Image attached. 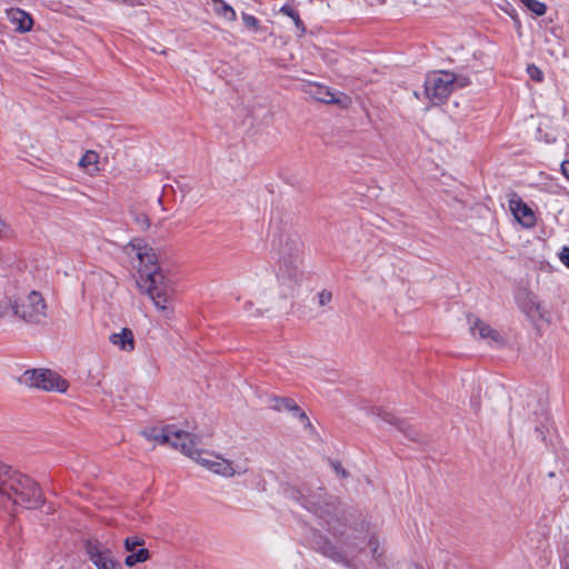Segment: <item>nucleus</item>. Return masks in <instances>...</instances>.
Masks as SVG:
<instances>
[{
    "instance_id": "f257e3e1",
    "label": "nucleus",
    "mask_w": 569,
    "mask_h": 569,
    "mask_svg": "<svg viewBox=\"0 0 569 569\" xmlns=\"http://www.w3.org/2000/svg\"><path fill=\"white\" fill-rule=\"evenodd\" d=\"M292 497L317 518L318 528L312 529L308 537L312 548L337 562L347 563L349 557L355 558L359 547L357 537L347 525L333 497L328 496L321 488H302Z\"/></svg>"
},
{
    "instance_id": "f03ea898",
    "label": "nucleus",
    "mask_w": 569,
    "mask_h": 569,
    "mask_svg": "<svg viewBox=\"0 0 569 569\" xmlns=\"http://www.w3.org/2000/svg\"><path fill=\"white\" fill-rule=\"evenodd\" d=\"M2 318L26 325L43 326L49 318V306L40 291L26 290L11 283L6 287Z\"/></svg>"
},
{
    "instance_id": "7ed1b4c3",
    "label": "nucleus",
    "mask_w": 569,
    "mask_h": 569,
    "mask_svg": "<svg viewBox=\"0 0 569 569\" xmlns=\"http://www.w3.org/2000/svg\"><path fill=\"white\" fill-rule=\"evenodd\" d=\"M42 501L41 490L31 478L2 465V511L14 516L24 508H39Z\"/></svg>"
},
{
    "instance_id": "20e7f679",
    "label": "nucleus",
    "mask_w": 569,
    "mask_h": 569,
    "mask_svg": "<svg viewBox=\"0 0 569 569\" xmlns=\"http://www.w3.org/2000/svg\"><path fill=\"white\" fill-rule=\"evenodd\" d=\"M301 244L298 239L286 237L279 240L277 280L283 297H290L302 280Z\"/></svg>"
},
{
    "instance_id": "39448f33",
    "label": "nucleus",
    "mask_w": 569,
    "mask_h": 569,
    "mask_svg": "<svg viewBox=\"0 0 569 569\" xmlns=\"http://www.w3.org/2000/svg\"><path fill=\"white\" fill-rule=\"evenodd\" d=\"M140 289L148 295L154 307L166 318H171L173 308L171 307L173 289L171 280L163 270H146V277L140 278Z\"/></svg>"
},
{
    "instance_id": "423d86ee",
    "label": "nucleus",
    "mask_w": 569,
    "mask_h": 569,
    "mask_svg": "<svg viewBox=\"0 0 569 569\" xmlns=\"http://www.w3.org/2000/svg\"><path fill=\"white\" fill-rule=\"evenodd\" d=\"M470 79L463 74H456L450 71L430 72L425 80V94L432 104L443 103L453 90L465 88Z\"/></svg>"
},
{
    "instance_id": "0eeeda50",
    "label": "nucleus",
    "mask_w": 569,
    "mask_h": 569,
    "mask_svg": "<svg viewBox=\"0 0 569 569\" xmlns=\"http://www.w3.org/2000/svg\"><path fill=\"white\" fill-rule=\"evenodd\" d=\"M182 453L194 460L200 466L204 467L209 471L222 476L233 477L236 475H243L248 471L246 465H233L230 460L224 459L220 456L213 455L209 451H203L198 448V438L196 437V445L189 446L182 445Z\"/></svg>"
},
{
    "instance_id": "6e6552de",
    "label": "nucleus",
    "mask_w": 569,
    "mask_h": 569,
    "mask_svg": "<svg viewBox=\"0 0 569 569\" xmlns=\"http://www.w3.org/2000/svg\"><path fill=\"white\" fill-rule=\"evenodd\" d=\"M21 381L29 388L43 390L47 392L57 391L67 392L69 382L56 371L44 368L26 370Z\"/></svg>"
},
{
    "instance_id": "1a4fd4ad",
    "label": "nucleus",
    "mask_w": 569,
    "mask_h": 569,
    "mask_svg": "<svg viewBox=\"0 0 569 569\" xmlns=\"http://www.w3.org/2000/svg\"><path fill=\"white\" fill-rule=\"evenodd\" d=\"M142 435L149 439L159 443H168L174 449H179L182 452V445L189 446L196 445V436L179 429L176 426H164L162 428H148L142 431Z\"/></svg>"
},
{
    "instance_id": "9d476101",
    "label": "nucleus",
    "mask_w": 569,
    "mask_h": 569,
    "mask_svg": "<svg viewBox=\"0 0 569 569\" xmlns=\"http://www.w3.org/2000/svg\"><path fill=\"white\" fill-rule=\"evenodd\" d=\"M126 253L139 260L140 278L146 277V270H162L158 266V258L154 250L141 239H134L126 247Z\"/></svg>"
},
{
    "instance_id": "9b49d317",
    "label": "nucleus",
    "mask_w": 569,
    "mask_h": 569,
    "mask_svg": "<svg viewBox=\"0 0 569 569\" xmlns=\"http://www.w3.org/2000/svg\"><path fill=\"white\" fill-rule=\"evenodd\" d=\"M87 553L97 569H122L120 562L113 558L111 550L98 542H89Z\"/></svg>"
},
{
    "instance_id": "f8f14e48",
    "label": "nucleus",
    "mask_w": 569,
    "mask_h": 569,
    "mask_svg": "<svg viewBox=\"0 0 569 569\" xmlns=\"http://www.w3.org/2000/svg\"><path fill=\"white\" fill-rule=\"evenodd\" d=\"M143 540L139 537H128L124 540V549L129 555L124 559L127 567H133L137 563L144 562L150 558V552L146 548H139L143 545Z\"/></svg>"
},
{
    "instance_id": "ddd939ff",
    "label": "nucleus",
    "mask_w": 569,
    "mask_h": 569,
    "mask_svg": "<svg viewBox=\"0 0 569 569\" xmlns=\"http://www.w3.org/2000/svg\"><path fill=\"white\" fill-rule=\"evenodd\" d=\"M470 331L472 336H478L490 346L498 347L503 345L501 335L496 329L491 328L488 323L478 318H476L473 321L470 320Z\"/></svg>"
},
{
    "instance_id": "4468645a",
    "label": "nucleus",
    "mask_w": 569,
    "mask_h": 569,
    "mask_svg": "<svg viewBox=\"0 0 569 569\" xmlns=\"http://www.w3.org/2000/svg\"><path fill=\"white\" fill-rule=\"evenodd\" d=\"M509 209L515 219L525 228H532L536 224V214L533 210L520 198L509 200Z\"/></svg>"
},
{
    "instance_id": "2eb2a0df",
    "label": "nucleus",
    "mask_w": 569,
    "mask_h": 569,
    "mask_svg": "<svg viewBox=\"0 0 569 569\" xmlns=\"http://www.w3.org/2000/svg\"><path fill=\"white\" fill-rule=\"evenodd\" d=\"M269 407L276 411H291L297 418H299L303 422L306 428L312 427L306 412L302 411L296 403V401L292 400L291 398L271 397L269 399Z\"/></svg>"
},
{
    "instance_id": "dca6fc26",
    "label": "nucleus",
    "mask_w": 569,
    "mask_h": 569,
    "mask_svg": "<svg viewBox=\"0 0 569 569\" xmlns=\"http://www.w3.org/2000/svg\"><path fill=\"white\" fill-rule=\"evenodd\" d=\"M6 16L16 32L26 33L32 29L33 19L24 10L10 8L6 10Z\"/></svg>"
},
{
    "instance_id": "f3484780",
    "label": "nucleus",
    "mask_w": 569,
    "mask_h": 569,
    "mask_svg": "<svg viewBox=\"0 0 569 569\" xmlns=\"http://www.w3.org/2000/svg\"><path fill=\"white\" fill-rule=\"evenodd\" d=\"M109 340L122 351L131 352L134 349L133 332L128 328H122L120 332L112 333Z\"/></svg>"
},
{
    "instance_id": "a211bd4d",
    "label": "nucleus",
    "mask_w": 569,
    "mask_h": 569,
    "mask_svg": "<svg viewBox=\"0 0 569 569\" xmlns=\"http://www.w3.org/2000/svg\"><path fill=\"white\" fill-rule=\"evenodd\" d=\"M309 94L316 100L325 103H335L339 102L336 99L335 93L326 86L321 84H311L308 90Z\"/></svg>"
},
{
    "instance_id": "6ab92c4d",
    "label": "nucleus",
    "mask_w": 569,
    "mask_h": 569,
    "mask_svg": "<svg viewBox=\"0 0 569 569\" xmlns=\"http://www.w3.org/2000/svg\"><path fill=\"white\" fill-rule=\"evenodd\" d=\"M213 11L217 16L227 21L233 22L237 20L234 9L223 0H212Z\"/></svg>"
},
{
    "instance_id": "aec40b11",
    "label": "nucleus",
    "mask_w": 569,
    "mask_h": 569,
    "mask_svg": "<svg viewBox=\"0 0 569 569\" xmlns=\"http://www.w3.org/2000/svg\"><path fill=\"white\" fill-rule=\"evenodd\" d=\"M99 154L96 151L88 150L80 159L79 166L90 174L97 172Z\"/></svg>"
},
{
    "instance_id": "412c9836",
    "label": "nucleus",
    "mask_w": 569,
    "mask_h": 569,
    "mask_svg": "<svg viewBox=\"0 0 569 569\" xmlns=\"http://www.w3.org/2000/svg\"><path fill=\"white\" fill-rule=\"evenodd\" d=\"M280 12L292 19V21H293L296 28L299 30L300 34L305 33V31H306L305 24H303L302 20L300 19L299 13L292 7L283 6V7H281Z\"/></svg>"
},
{
    "instance_id": "4be33fe9",
    "label": "nucleus",
    "mask_w": 569,
    "mask_h": 569,
    "mask_svg": "<svg viewBox=\"0 0 569 569\" xmlns=\"http://www.w3.org/2000/svg\"><path fill=\"white\" fill-rule=\"evenodd\" d=\"M369 547H370V550H371V555H372V558L376 560V562L379 565V566H383V567H387V563L385 561V556H383V552L382 551H379V543H378V540L375 538V537H371L369 539V542H368Z\"/></svg>"
},
{
    "instance_id": "5701e85b",
    "label": "nucleus",
    "mask_w": 569,
    "mask_h": 569,
    "mask_svg": "<svg viewBox=\"0 0 569 569\" xmlns=\"http://www.w3.org/2000/svg\"><path fill=\"white\" fill-rule=\"evenodd\" d=\"M526 7L531 10L536 16H543L547 11V6L538 0H522Z\"/></svg>"
},
{
    "instance_id": "b1692460",
    "label": "nucleus",
    "mask_w": 569,
    "mask_h": 569,
    "mask_svg": "<svg viewBox=\"0 0 569 569\" xmlns=\"http://www.w3.org/2000/svg\"><path fill=\"white\" fill-rule=\"evenodd\" d=\"M527 72L529 77L537 82H541L543 80V72L535 64L528 66Z\"/></svg>"
},
{
    "instance_id": "393cba45",
    "label": "nucleus",
    "mask_w": 569,
    "mask_h": 569,
    "mask_svg": "<svg viewBox=\"0 0 569 569\" xmlns=\"http://www.w3.org/2000/svg\"><path fill=\"white\" fill-rule=\"evenodd\" d=\"M242 20L243 23L249 28L257 29L259 27V20L252 14L243 13Z\"/></svg>"
},
{
    "instance_id": "a878e982",
    "label": "nucleus",
    "mask_w": 569,
    "mask_h": 569,
    "mask_svg": "<svg viewBox=\"0 0 569 569\" xmlns=\"http://www.w3.org/2000/svg\"><path fill=\"white\" fill-rule=\"evenodd\" d=\"M320 306H327L332 300V293L328 290H322L318 295Z\"/></svg>"
},
{
    "instance_id": "bb28decb",
    "label": "nucleus",
    "mask_w": 569,
    "mask_h": 569,
    "mask_svg": "<svg viewBox=\"0 0 569 569\" xmlns=\"http://www.w3.org/2000/svg\"><path fill=\"white\" fill-rule=\"evenodd\" d=\"M559 260L569 268V247L565 246L559 252Z\"/></svg>"
},
{
    "instance_id": "cd10ccee",
    "label": "nucleus",
    "mask_w": 569,
    "mask_h": 569,
    "mask_svg": "<svg viewBox=\"0 0 569 569\" xmlns=\"http://www.w3.org/2000/svg\"><path fill=\"white\" fill-rule=\"evenodd\" d=\"M332 466L338 476L342 478L347 477V471L339 463H332Z\"/></svg>"
},
{
    "instance_id": "c85d7f7f",
    "label": "nucleus",
    "mask_w": 569,
    "mask_h": 569,
    "mask_svg": "<svg viewBox=\"0 0 569 569\" xmlns=\"http://www.w3.org/2000/svg\"><path fill=\"white\" fill-rule=\"evenodd\" d=\"M561 172L569 180V160H565L561 163Z\"/></svg>"
},
{
    "instance_id": "c756f323",
    "label": "nucleus",
    "mask_w": 569,
    "mask_h": 569,
    "mask_svg": "<svg viewBox=\"0 0 569 569\" xmlns=\"http://www.w3.org/2000/svg\"><path fill=\"white\" fill-rule=\"evenodd\" d=\"M386 421L389 422V423H393V416L392 415H389V413H386V417H385Z\"/></svg>"
},
{
    "instance_id": "7c9ffc66",
    "label": "nucleus",
    "mask_w": 569,
    "mask_h": 569,
    "mask_svg": "<svg viewBox=\"0 0 569 569\" xmlns=\"http://www.w3.org/2000/svg\"><path fill=\"white\" fill-rule=\"evenodd\" d=\"M411 569H425L421 565L415 563Z\"/></svg>"
},
{
    "instance_id": "2f4dec72",
    "label": "nucleus",
    "mask_w": 569,
    "mask_h": 569,
    "mask_svg": "<svg viewBox=\"0 0 569 569\" xmlns=\"http://www.w3.org/2000/svg\"><path fill=\"white\" fill-rule=\"evenodd\" d=\"M251 306H252V305H251V302H247V303H246V307H247V308H249V307H251Z\"/></svg>"
},
{
    "instance_id": "473e14b6",
    "label": "nucleus",
    "mask_w": 569,
    "mask_h": 569,
    "mask_svg": "<svg viewBox=\"0 0 569 569\" xmlns=\"http://www.w3.org/2000/svg\"><path fill=\"white\" fill-rule=\"evenodd\" d=\"M562 569H569V563H566Z\"/></svg>"
}]
</instances>
